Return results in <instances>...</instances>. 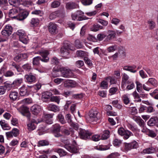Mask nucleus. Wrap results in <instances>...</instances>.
<instances>
[{"instance_id": "1", "label": "nucleus", "mask_w": 158, "mask_h": 158, "mask_svg": "<svg viewBox=\"0 0 158 158\" xmlns=\"http://www.w3.org/2000/svg\"><path fill=\"white\" fill-rule=\"evenodd\" d=\"M53 72L52 73L53 77H56L59 76V75L56 74V72L60 71L62 76L66 78H69L72 77L73 76V73L72 70L69 69L65 68H62L60 69H56L55 67L53 69Z\"/></svg>"}, {"instance_id": "2", "label": "nucleus", "mask_w": 158, "mask_h": 158, "mask_svg": "<svg viewBox=\"0 0 158 158\" xmlns=\"http://www.w3.org/2000/svg\"><path fill=\"white\" fill-rule=\"evenodd\" d=\"M48 51L47 50L40 52L39 54L43 57L41 58L40 56H38L34 57L33 60V64L37 66L40 64V61L47 62L49 60V58L47 56L48 54Z\"/></svg>"}, {"instance_id": "3", "label": "nucleus", "mask_w": 158, "mask_h": 158, "mask_svg": "<svg viewBox=\"0 0 158 158\" xmlns=\"http://www.w3.org/2000/svg\"><path fill=\"white\" fill-rule=\"evenodd\" d=\"M88 121L89 123L96 122L99 119L100 114L95 108L92 109L89 112Z\"/></svg>"}, {"instance_id": "4", "label": "nucleus", "mask_w": 158, "mask_h": 158, "mask_svg": "<svg viewBox=\"0 0 158 158\" xmlns=\"http://www.w3.org/2000/svg\"><path fill=\"white\" fill-rule=\"evenodd\" d=\"M70 50H72L70 43L69 42H64V46L60 49L61 54L64 57L67 58Z\"/></svg>"}, {"instance_id": "5", "label": "nucleus", "mask_w": 158, "mask_h": 158, "mask_svg": "<svg viewBox=\"0 0 158 158\" xmlns=\"http://www.w3.org/2000/svg\"><path fill=\"white\" fill-rule=\"evenodd\" d=\"M79 134L81 139L86 140L90 138V136L92 135V133L88 131L80 129Z\"/></svg>"}, {"instance_id": "6", "label": "nucleus", "mask_w": 158, "mask_h": 158, "mask_svg": "<svg viewBox=\"0 0 158 158\" xmlns=\"http://www.w3.org/2000/svg\"><path fill=\"white\" fill-rule=\"evenodd\" d=\"M25 78L26 81L29 84L34 83L35 82L36 79V74L31 73L25 76Z\"/></svg>"}, {"instance_id": "7", "label": "nucleus", "mask_w": 158, "mask_h": 158, "mask_svg": "<svg viewBox=\"0 0 158 158\" xmlns=\"http://www.w3.org/2000/svg\"><path fill=\"white\" fill-rule=\"evenodd\" d=\"M12 27L9 24L5 26L4 29L2 31V34L6 37H7L12 34Z\"/></svg>"}, {"instance_id": "8", "label": "nucleus", "mask_w": 158, "mask_h": 158, "mask_svg": "<svg viewBox=\"0 0 158 158\" xmlns=\"http://www.w3.org/2000/svg\"><path fill=\"white\" fill-rule=\"evenodd\" d=\"M66 14L65 12L56 11L51 13L49 16V18L51 20H53L55 19L56 17L62 16L64 17L65 16Z\"/></svg>"}, {"instance_id": "9", "label": "nucleus", "mask_w": 158, "mask_h": 158, "mask_svg": "<svg viewBox=\"0 0 158 158\" xmlns=\"http://www.w3.org/2000/svg\"><path fill=\"white\" fill-rule=\"evenodd\" d=\"M29 14V13L28 11H23L19 13L17 15L12 17V18H16L20 21L23 20L27 17Z\"/></svg>"}, {"instance_id": "10", "label": "nucleus", "mask_w": 158, "mask_h": 158, "mask_svg": "<svg viewBox=\"0 0 158 158\" xmlns=\"http://www.w3.org/2000/svg\"><path fill=\"white\" fill-rule=\"evenodd\" d=\"M48 29L52 34H56L58 32L57 26L55 23H50L48 25Z\"/></svg>"}, {"instance_id": "11", "label": "nucleus", "mask_w": 158, "mask_h": 158, "mask_svg": "<svg viewBox=\"0 0 158 158\" xmlns=\"http://www.w3.org/2000/svg\"><path fill=\"white\" fill-rule=\"evenodd\" d=\"M60 129V126L58 124H55L53 126L52 131L55 137H58L62 136L59 133Z\"/></svg>"}, {"instance_id": "12", "label": "nucleus", "mask_w": 158, "mask_h": 158, "mask_svg": "<svg viewBox=\"0 0 158 158\" xmlns=\"http://www.w3.org/2000/svg\"><path fill=\"white\" fill-rule=\"evenodd\" d=\"M27 58V55L26 53L20 54L15 56L13 60L15 61L19 62L23 60L26 59Z\"/></svg>"}, {"instance_id": "13", "label": "nucleus", "mask_w": 158, "mask_h": 158, "mask_svg": "<svg viewBox=\"0 0 158 158\" xmlns=\"http://www.w3.org/2000/svg\"><path fill=\"white\" fill-rule=\"evenodd\" d=\"M41 109L40 106L37 105H35L31 108V110L32 113L35 115H37L41 111Z\"/></svg>"}, {"instance_id": "14", "label": "nucleus", "mask_w": 158, "mask_h": 158, "mask_svg": "<svg viewBox=\"0 0 158 158\" xmlns=\"http://www.w3.org/2000/svg\"><path fill=\"white\" fill-rule=\"evenodd\" d=\"M64 147L71 152L76 153L78 152V149L76 146L72 145L65 144Z\"/></svg>"}, {"instance_id": "15", "label": "nucleus", "mask_w": 158, "mask_h": 158, "mask_svg": "<svg viewBox=\"0 0 158 158\" xmlns=\"http://www.w3.org/2000/svg\"><path fill=\"white\" fill-rule=\"evenodd\" d=\"M15 8H13L9 12V15L10 16H12V15H14L17 14L19 11L22 10L23 9L20 6H19L18 5H15Z\"/></svg>"}, {"instance_id": "16", "label": "nucleus", "mask_w": 158, "mask_h": 158, "mask_svg": "<svg viewBox=\"0 0 158 158\" xmlns=\"http://www.w3.org/2000/svg\"><path fill=\"white\" fill-rule=\"evenodd\" d=\"M19 94L21 96H24L28 95L29 94V91L28 88L25 85H23L19 89Z\"/></svg>"}, {"instance_id": "17", "label": "nucleus", "mask_w": 158, "mask_h": 158, "mask_svg": "<svg viewBox=\"0 0 158 158\" xmlns=\"http://www.w3.org/2000/svg\"><path fill=\"white\" fill-rule=\"evenodd\" d=\"M37 124L36 121L34 119H32L31 122L27 125L28 129L30 131L34 130L36 128V125Z\"/></svg>"}, {"instance_id": "18", "label": "nucleus", "mask_w": 158, "mask_h": 158, "mask_svg": "<svg viewBox=\"0 0 158 158\" xmlns=\"http://www.w3.org/2000/svg\"><path fill=\"white\" fill-rule=\"evenodd\" d=\"M76 85V82L73 80H66L64 83V85L66 87H73Z\"/></svg>"}, {"instance_id": "19", "label": "nucleus", "mask_w": 158, "mask_h": 158, "mask_svg": "<svg viewBox=\"0 0 158 158\" xmlns=\"http://www.w3.org/2000/svg\"><path fill=\"white\" fill-rule=\"evenodd\" d=\"M133 119L138 123L139 125L143 127L145 125V123L144 121L139 116H135L133 117Z\"/></svg>"}, {"instance_id": "20", "label": "nucleus", "mask_w": 158, "mask_h": 158, "mask_svg": "<svg viewBox=\"0 0 158 158\" xmlns=\"http://www.w3.org/2000/svg\"><path fill=\"white\" fill-rule=\"evenodd\" d=\"M47 108L48 110L54 112L58 111L60 110L58 106L52 104H49L47 106Z\"/></svg>"}, {"instance_id": "21", "label": "nucleus", "mask_w": 158, "mask_h": 158, "mask_svg": "<svg viewBox=\"0 0 158 158\" xmlns=\"http://www.w3.org/2000/svg\"><path fill=\"white\" fill-rule=\"evenodd\" d=\"M18 96V93L14 90L11 91L9 95L10 99L13 101L16 100L17 99Z\"/></svg>"}, {"instance_id": "22", "label": "nucleus", "mask_w": 158, "mask_h": 158, "mask_svg": "<svg viewBox=\"0 0 158 158\" xmlns=\"http://www.w3.org/2000/svg\"><path fill=\"white\" fill-rule=\"evenodd\" d=\"M77 4L73 2H68L66 3L65 8L68 10L73 9L77 8Z\"/></svg>"}, {"instance_id": "23", "label": "nucleus", "mask_w": 158, "mask_h": 158, "mask_svg": "<svg viewBox=\"0 0 158 158\" xmlns=\"http://www.w3.org/2000/svg\"><path fill=\"white\" fill-rule=\"evenodd\" d=\"M52 94L49 92H46L43 93L42 96V100L44 102H46L47 100L49 99L52 96Z\"/></svg>"}, {"instance_id": "24", "label": "nucleus", "mask_w": 158, "mask_h": 158, "mask_svg": "<svg viewBox=\"0 0 158 158\" xmlns=\"http://www.w3.org/2000/svg\"><path fill=\"white\" fill-rule=\"evenodd\" d=\"M108 35L107 39L110 40L115 37L116 33L115 31L113 30H108L107 32Z\"/></svg>"}, {"instance_id": "25", "label": "nucleus", "mask_w": 158, "mask_h": 158, "mask_svg": "<svg viewBox=\"0 0 158 158\" xmlns=\"http://www.w3.org/2000/svg\"><path fill=\"white\" fill-rule=\"evenodd\" d=\"M136 68L135 65L134 66H126L123 68V69L125 70L128 71L133 73H135L137 72V70H134Z\"/></svg>"}, {"instance_id": "26", "label": "nucleus", "mask_w": 158, "mask_h": 158, "mask_svg": "<svg viewBox=\"0 0 158 158\" xmlns=\"http://www.w3.org/2000/svg\"><path fill=\"white\" fill-rule=\"evenodd\" d=\"M158 122V119L157 117H155L151 118L148 121V124L149 126H153L156 124Z\"/></svg>"}, {"instance_id": "27", "label": "nucleus", "mask_w": 158, "mask_h": 158, "mask_svg": "<svg viewBox=\"0 0 158 158\" xmlns=\"http://www.w3.org/2000/svg\"><path fill=\"white\" fill-rule=\"evenodd\" d=\"M104 27L98 24H94L90 28V30L91 31H97L100 29H103Z\"/></svg>"}, {"instance_id": "28", "label": "nucleus", "mask_w": 158, "mask_h": 158, "mask_svg": "<svg viewBox=\"0 0 158 158\" xmlns=\"http://www.w3.org/2000/svg\"><path fill=\"white\" fill-rule=\"evenodd\" d=\"M32 3V2L30 1H28V0H23L20 3L18 4L19 6L21 7L22 5H23L25 6L28 7L29 6L31 5Z\"/></svg>"}, {"instance_id": "29", "label": "nucleus", "mask_w": 158, "mask_h": 158, "mask_svg": "<svg viewBox=\"0 0 158 158\" xmlns=\"http://www.w3.org/2000/svg\"><path fill=\"white\" fill-rule=\"evenodd\" d=\"M12 68L13 69H15L17 71L19 72H22V70L20 66L15 63L14 62H12L11 64Z\"/></svg>"}, {"instance_id": "30", "label": "nucleus", "mask_w": 158, "mask_h": 158, "mask_svg": "<svg viewBox=\"0 0 158 158\" xmlns=\"http://www.w3.org/2000/svg\"><path fill=\"white\" fill-rule=\"evenodd\" d=\"M147 83L148 84L150 83L154 86H156L158 84L157 81L154 78H149Z\"/></svg>"}, {"instance_id": "31", "label": "nucleus", "mask_w": 158, "mask_h": 158, "mask_svg": "<svg viewBox=\"0 0 158 158\" xmlns=\"http://www.w3.org/2000/svg\"><path fill=\"white\" fill-rule=\"evenodd\" d=\"M110 136V132L108 130L104 131L101 136V139L105 140L107 139Z\"/></svg>"}, {"instance_id": "32", "label": "nucleus", "mask_w": 158, "mask_h": 158, "mask_svg": "<svg viewBox=\"0 0 158 158\" xmlns=\"http://www.w3.org/2000/svg\"><path fill=\"white\" fill-rule=\"evenodd\" d=\"M60 4V2L59 0H56L52 2L51 4L52 8H54L58 7Z\"/></svg>"}, {"instance_id": "33", "label": "nucleus", "mask_w": 158, "mask_h": 158, "mask_svg": "<svg viewBox=\"0 0 158 158\" xmlns=\"http://www.w3.org/2000/svg\"><path fill=\"white\" fill-rule=\"evenodd\" d=\"M155 148L152 147L144 149L143 152L144 153L150 154L155 152Z\"/></svg>"}, {"instance_id": "34", "label": "nucleus", "mask_w": 158, "mask_h": 158, "mask_svg": "<svg viewBox=\"0 0 158 158\" xmlns=\"http://www.w3.org/2000/svg\"><path fill=\"white\" fill-rule=\"evenodd\" d=\"M133 135V134L129 131L126 130L124 132L123 136V139H128L130 136Z\"/></svg>"}, {"instance_id": "35", "label": "nucleus", "mask_w": 158, "mask_h": 158, "mask_svg": "<svg viewBox=\"0 0 158 158\" xmlns=\"http://www.w3.org/2000/svg\"><path fill=\"white\" fill-rule=\"evenodd\" d=\"M122 101L124 104L127 105L130 103V99L127 95L125 94L123 95L122 96Z\"/></svg>"}, {"instance_id": "36", "label": "nucleus", "mask_w": 158, "mask_h": 158, "mask_svg": "<svg viewBox=\"0 0 158 158\" xmlns=\"http://www.w3.org/2000/svg\"><path fill=\"white\" fill-rule=\"evenodd\" d=\"M76 54L77 56L80 57H86L87 56V53L83 51L78 50Z\"/></svg>"}, {"instance_id": "37", "label": "nucleus", "mask_w": 158, "mask_h": 158, "mask_svg": "<svg viewBox=\"0 0 158 158\" xmlns=\"http://www.w3.org/2000/svg\"><path fill=\"white\" fill-rule=\"evenodd\" d=\"M56 152L59 154L60 156H63L66 155L67 152L63 149L60 148L56 149Z\"/></svg>"}, {"instance_id": "38", "label": "nucleus", "mask_w": 158, "mask_h": 158, "mask_svg": "<svg viewBox=\"0 0 158 158\" xmlns=\"http://www.w3.org/2000/svg\"><path fill=\"white\" fill-rule=\"evenodd\" d=\"M32 100L31 98H26L21 101V103L23 104H28L31 103Z\"/></svg>"}, {"instance_id": "39", "label": "nucleus", "mask_w": 158, "mask_h": 158, "mask_svg": "<svg viewBox=\"0 0 158 158\" xmlns=\"http://www.w3.org/2000/svg\"><path fill=\"white\" fill-rule=\"evenodd\" d=\"M57 118L58 119L60 122L62 124H64L66 123V121L64 120L63 116L61 114H59L57 116Z\"/></svg>"}, {"instance_id": "40", "label": "nucleus", "mask_w": 158, "mask_h": 158, "mask_svg": "<svg viewBox=\"0 0 158 158\" xmlns=\"http://www.w3.org/2000/svg\"><path fill=\"white\" fill-rule=\"evenodd\" d=\"M19 40L25 44H27L28 42V37L26 35L20 38Z\"/></svg>"}, {"instance_id": "41", "label": "nucleus", "mask_w": 158, "mask_h": 158, "mask_svg": "<svg viewBox=\"0 0 158 158\" xmlns=\"http://www.w3.org/2000/svg\"><path fill=\"white\" fill-rule=\"evenodd\" d=\"M110 146L109 145H101L97 147V149L101 151L106 150L109 149Z\"/></svg>"}, {"instance_id": "42", "label": "nucleus", "mask_w": 158, "mask_h": 158, "mask_svg": "<svg viewBox=\"0 0 158 158\" xmlns=\"http://www.w3.org/2000/svg\"><path fill=\"white\" fill-rule=\"evenodd\" d=\"M136 85V89L137 91L139 93H140L142 90V85L139 82L136 81L135 82Z\"/></svg>"}, {"instance_id": "43", "label": "nucleus", "mask_w": 158, "mask_h": 158, "mask_svg": "<svg viewBox=\"0 0 158 158\" xmlns=\"http://www.w3.org/2000/svg\"><path fill=\"white\" fill-rule=\"evenodd\" d=\"M132 149H136L139 147L138 143L135 141L134 140L133 141L129 143Z\"/></svg>"}, {"instance_id": "44", "label": "nucleus", "mask_w": 158, "mask_h": 158, "mask_svg": "<svg viewBox=\"0 0 158 158\" xmlns=\"http://www.w3.org/2000/svg\"><path fill=\"white\" fill-rule=\"evenodd\" d=\"M106 35L105 34L101 33L98 34L97 37V41H100L102 40L106 36Z\"/></svg>"}, {"instance_id": "45", "label": "nucleus", "mask_w": 158, "mask_h": 158, "mask_svg": "<svg viewBox=\"0 0 158 158\" xmlns=\"http://www.w3.org/2000/svg\"><path fill=\"white\" fill-rule=\"evenodd\" d=\"M132 95L137 102H141V100L140 99L139 94L136 91H135L133 93Z\"/></svg>"}, {"instance_id": "46", "label": "nucleus", "mask_w": 158, "mask_h": 158, "mask_svg": "<svg viewBox=\"0 0 158 158\" xmlns=\"http://www.w3.org/2000/svg\"><path fill=\"white\" fill-rule=\"evenodd\" d=\"M147 135L152 138H154L156 136V134L154 131L149 129V130H148Z\"/></svg>"}, {"instance_id": "47", "label": "nucleus", "mask_w": 158, "mask_h": 158, "mask_svg": "<svg viewBox=\"0 0 158 158\" xmlns=\"http://www.w3.org/2000/svg\"><path fill=\"white\" fill-rule=\"evenodd\" d=\"M50 100L52 102H56L57 104H59L60 101V99L59 96H53L50 98Z\"/></svg>"}, {"instance_id": "48", "label": "nucleus", "mask_w": 158, "mask_h": 158, "mask_svg": "<svg viewBox=\"0 0 158 158\" xmlns=\"http://www.w3.org/2000/svg\"><path fill=\"white\" fill-rule=\"evenodd\" d=\"M75 46L77 48H81L82 47L83 44L79 40H77L75 41Z\"/></svg>"}, {"instance_id": "49", "label": "nucleus", "mask_w": 158, "mask_h": 158, "mask_svg": "<svg viewBox=\"0 0 158 158\" xmlns=\"http://www.w3.org/2000/svg\"><path fill=\"white\" fill-rule=\"evenodd\" d=\"M121 143V140L117 139H114L113 141V144L116 146L118 147L120 145Z\"/></svg>"}, {"instance_id": "50", "label": "nucleus", "mask_w": 158, "mask_h": 158, "mask_svg": "<svg viewBox=\"0 0 158 158\" xmlns=\"http://www.w3.org/2000/svg\"><path fill=\"white\" fill-rule=\"evenodd\" d=\"M16 34L19 36V39L26 35L25 31L22 30H19L18 31L16 32Z\"/></svg>"}, {"instance_id": "51", "label": "nucleus", "mask_w": 158, "mask_h": 158, "mask_svg": "<svg viewBox=\"0 0 158 158\" xmlns=\"http://www.w3.org/2000/svg\"><path fill=\"white\" fill-rule=\"evenodd\" d=\"M130 144L128 143H125L124 145V151L127 152L131 149Z\"/></svg>"}, {"instance_id": "52", "label": "nucleus", "mask_w": 158, "mask_h": 158, "mask_svg": "<svg viewBox=\"0 0 158 158\" xmlns=\"http://www.w3.org/2000/svg\"><path fill=\"white\" fill-rule=\"evenodd\" d=\"M148 23L149 24V27L150 29H152L154 28L155 24L154 21L149 19L148 20Z\"/></svg>"}, {"instance_id": "53", "label": "nucleus", "mask_w": 158, "mask_h": 158, "mask_svg": "<svg viewBox=\"0 0 158 158\" xmlns=\"http://www.w3.org/2000/svg\"><path fill=\"white\" fill-rule=\"evenodd\" d=\"M23 79L22 78L16 79L13 81V82L15 87L17 85H19L22 83Z\"/></svg>"}, {"instance_id": "54", "label": "nucleus", "mask_w": 158, "mask_h": 158, "mask_svg": "<svg viewBox=\"0 0 158 158\" xmlns=\"http://www.w3.org/2000/svg\"><path fill=\"white\" fill-rule=\"evenodd\" d=\"M0 124L3 129L5 128H9L8 124L4 120H2L0 121Z\"/></svg>"}, {"instance_id": "55", "label": "nucleus", "mask_w": 158, "mask_h": 158, "mask_svg": "<svg viewBox=\"0 0 158 158\" xmlns=\"http://www.w3.org/2000/svg\"><path fill=\"white\" fill-rule=\"evenodd\" d=\"M22 68L26 71H29L31 69V64H26L22 66Z\"/></svg>"}, {"instance_id": "56", "label": "nucleus", "mask_w": 158, "mask_h": 158, "mask_svg": "<svg viewBox=\"0 0 158 158\" xmlns=\"http://www.w3.org/2000/svg\"><path fill=\"white\" fill-rule=\"evenodd\" d=\"M39 21L37 18H32L31 21V24L34 26H36L39 24Z\"/></svg>"}, {"instance_id": "57", "label": "nucleus", "mask_w": 158, "mask_h": 158, "mask_svg": "<svg viewBox=\"0 0 158 158\" xmlns=\"http://www.w3.org/2000/svg\"><path fill=\"white\" fill-rule=\"evenodd\" d=\"M39 144L40 146H45L48 145L49 142L45 140H42L39 141Z\"/></svg>"}, {"instance_id": "58", "label": "nucleus", "mask_w": 158, "mask_h": 158, "mask_svg": "<svg viewBox=\"0 0 158 158\" xmlns=\"http://www.w3.org/2000/svg\"><path fill=\"white\" fill-rule=\"evenodd\" d=\"M76 65L78 68H81L84 65V62L83 61L79 60L76 62Z\"/></svg>"}, {"instance_id": "59", "label": "nucleus", "mask_w": 158, "mask_h": 158, "mask_svg": "<svg viewBox=\"0 0 158 158\" xmlns=\"http://www.w3.org/2000/svg\"><path fill=\"white\" fill-rule=\"evenodd\" d=\"M52 64L57 65L59 64V60L56 57H53L51 60Z\"/></svg>"}, {"instance_id": "60", "label": "nucleus", "mask_w": 158, "mask_h": 158, "mask_svg": "<svg viewBox=\"0 0 158 158\" xmlns=\"http://www.w3.org/2000/svg\"><path fill=\"white\" fill-rule=\"evenodd\" d=\"M65 119L67 122L70 124L73 122L71 119V115L70 114H67L66 115Z\"/></svg>"}, {"instance_id": "61", "label": "nucleus", "mask_w": 158, "mask_h": 158, "mask_svg": "<svg viewBox=\"0 0 158 158\" xmlns=\"http://www.w3.org/2000/svg\"><path fill=\"white\" fill-rule=\"evenodd\" d=\"M92 140L95 141H97L101 139V136L98 135H93L92 137Z\"/></svg>"}, {"instance_id": "62", "label": "nucleus", "mask_w": 158, "mask_h": 158, "mask_svg": "<svg viewBox=\"0 0 158 158\" xmlns=\"http://www.w3.org/2000/svg\"><path fill=\"white\" fill-rule=\"evenodd\" d=\"M84 60L85 63H86L89 66H91L92 65V63L91 60L87 57H86L84 58Z\"/></svg>"}, {"instance_id": "63", "label": "nucleus", "mask_w": 158, "mask_h": 158, "mask_svg": "<svg viewBox=\"0 0 158 158\" xmlns=\"http://www.w3.org/2000/svg\"><path fill=\"white\" fill-rule=\"evenodd\" d=\"M87 39L90 41L93 42H96L97 41V39L96 37L91 35H88Z\"/></svg>"}, {"instance_id": "64", "label": "nucleus", "mask_w": 158, "mask_h": 158, "mask_svg": "<svg viewBox=\"0 0 158 158\" xmlns=\"http://www.w3.org/2000/svg\"><path fill=\"white\" fill-rule=\"evenodd\" d=\"M12 133L13 136L15 137L17 136L19 134V130L17 128H14L12 131Z\"/></svg>"}]
</instances>
